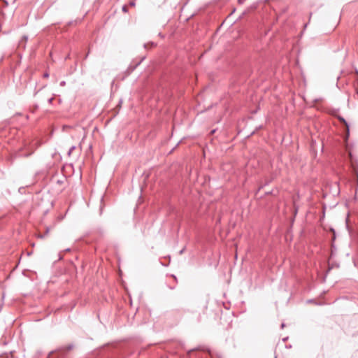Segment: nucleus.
I'll list each match as a JSON object with an SVG mask.
<instances>
[{"label": "nucleus", "instance_id": "7ed1b4c3", "mask_svg": "<svg viewBox=\"0 0 358 358\" xmlns=\"http://www.w3.org/2000/svg\"><path fill=\"white\" fill-rule=\"evenodd\" d=\"M340 120H341V122H343L345 124V126L347 127V128H348V123L346 122V121L345 120V119H344V118L341 117V118H340ZM348 130H349V129H348Z\"/></svg>", "mask_w": 358, "mask_h": 358}, {"label": "nucleus", "instance_id": "39448f33", "mask_svg": "<svg viewBox=\"0 0 358 358\" xmlns=\"http://www.w3.org/2000/svg\"><path fill=\"white\" fill-rule=\"evenodd\" d=\"M129 6H135V1L134 0H130L129 1Z\"/></svg>", "mask_w": 358, "mask_h": 358}, {"label": "nucleus", "instance_id": "f03ea898", "mask_svg": "<svg viewBox=\"0 0 358 358\" xmlns=\"http://www.w3.org/2000/svg\"><path fill=\"white\" fill-rule=\"evenodd\" d=\"M8 6V2L6 0H0V8L1 12L4 14V8H6Z\"/></svg>", "mask_w": 358, "mask_h": 358}, {"label": "nucleus", "instance_id": "9d476101", "mask_svg": "<svg viewBox=\"0 0 358 358\" xmlns=\"http://www.w3.org/2000/svg\"><path fill=\"white\" fill-rule=\"evenodd\" d=\"M68 22H69V23H71V22H77V21H76V20H75V21L70 20V21H69Z\"/></svg>", "mask_w": 358, "mask_h": 358}, {"label": "nucleus", "instance_id": "6e6552de", "mask_svg": "<svg viewBox=\"0 0 358 358\" xmlns=\"http://www.w3.org/2000/svg\"><path fill=\"white\" fill-rule=\"evenodd\" d=\"M74 148H75V147H74V146H73V147H71V148H70V150H69V154H70V153H71V152L74 150Z\"/></svg>", "mask_w": 358, "mask_h": 358}, {"label": "nucleus", "instance_id": "f257e3e1", "mask_svg": "<svg viewBox=\"0 0 358 358\" xmlns=\"http://www.w3.org/2000/svg\"><path fill=\"white\" fill-rule=\"evenodd\" d=\"M235 11V8L229 12V13H222L220 10V8H214V13H213L210 18L206 20L205 22H211L213 21H215L216 22H222L224 23L226 22L228 17H230Z\"/></svg>", "mask_w": 358, "mask_h": 358}, {"label": "nucleus", "instance_id": "dca6fc26", "mask_svg": "<svg viewBox=\"0 0 358 358\" xmlns=\"http://www.w3.org/2000/svg\"><path fill=\"white\" fill-rule=\"evenodd\" d=\"M66 251H70V249L69 248L66 249Z\"/></svg>", "mask_w": 358, "mask_h": 358}, {"label": "nucleus", "instance_id": "0eeeda50", "mask_svg": "<svg viewBox=\"0 0 358 358\" xmlns=\"http://www.w3.org/2000/svg\"><path fill=\"white\" fill-rule=\"evenodd\" d=\"M43 76H44L45 78H48V77H49V73H44V75H43Z\"/></svg>", "mask_w": 358, "mask_h": 358}, {"label": "nucleus", "instance_id": "20e7f679", "mask_svg": "<svg viewBox=\"0 0 358 358\" xmlns=\"http://www.w3.org/2000/svg\"><path fill=\"white\" fill-rule=\"evenodd\" d=\"M122 10L124 13H127V5L122 6Z\"/></svg>", "mask_w": 358, "mask_h": 358}, {"label": "nucleus", "instance_id": "423d86ee", "mask_svg": "<svg viewBox=\"0 0 358 358\" xmlns=\"http://www.w3.org/2000/svg\"><path fill=\"white\" fill-rule=\"evenodd\" d=\"M65 85H66V82H65V81H62V82L60 83V85H61V86H64Z\"/></svg>", "mask_w": 358, "mask_h": 358}, {"label": "nucleus", "instance_id": "2eb2a0df", "mask_svg": "<svg viewBox=\"0 0 358 358\" xmlns=\"http://www.w3.org/2000/svg\"><path fill=\"white\" fill-rule=\"evenodd\" d=\"M284 326H285V324H282V325H281L282 328H283V327H284Z\"/></svg>", "mask_w": 358, "mask_h": 358}, {"label": "nucleus", "instance_id": "4468645a", "mask_svg": "<svg viewBox=\"0 0 358 358\" xmlns=\"http://www.w3.org/2000/svg\"><path fill=\"white\" fill-rule=\"evenodd\" d=\"M52 99H49V102H52Z\"/></svg>", "mask_w": 358, "mask_h": 358}, {"label": "nucleus", "instance_id": "1a4fd4ad", "mask_svg": "<svg viewBox=\"0 0 358 358\" xmlns=\"http://www.w3.org/2000/svg\"><path fill=\"white\" fill-rule=\"evenodd\" d=\"M244 1H245V0H238V3H240V4L243 3Z\"/></svg>", "mask_w": 358, "mask_h": 358}, {"label": "nucleus", "instance_id": "ddd939ff", "mask_svg": "<svg viewBox=\"0 0 358 358\" xmlns=\"http://www.w3.org/2000/svg\"><path fill=\"white\" fill-rule=\"evenodd\" d=\"M233 22L234 23L238 22V19L234 20Z\"/></svg>", "mask_w": 358, "mask_h": 358}, {"label": "nucleus", "instance_id": "f8f14e48", "mask_svg": "<svg viewBox=\"0 0 358 358\" xmlns=\"http://www.w3.org/2000/svg\"><path fill=\"white\" fill-rule=\"evenodd\" d=\"M189 18H186L184 22H188Z\"/></svg>", "mask_w": 358, "mask_h": 358}, {"label": "nucleus", "instance_id": "a211bd4d", "mask_svg": "<svg viewBox=\"0 0 358 358\" xmlns=\"http://www.w3.org/2000/svg\"><path fill=\"white\" fill-rule=\"evenodd\" d=\"M275 358H276V357H275Z\"/></svg>", "mask_w": 358, "mask_h": 358}, {"label": "nucleus", "instance_id": "9b49d317", "mask_svg": "<svg viewBox=\"0 0 358 358\" xmlns=\"http://www.w3.org/2000/svg\"><path fill=\"white\" fill-rule=\"evenodd\" d=\"M23 38H24V39L25 41H27V39H28V37H27V36H24Z\"/></svg>", "mask_w": 358, "mask_h": 358}, {"label": "nucleus", "instance_id": "f3484780", "mask_svg": "<svg viewBox=\"0 0 358 358\" xmlns=\"http://www.w3.org/2000/svg\"><path fill=\"white\" fill-rule=\"evenodd\" d=\"M275 358H276V357H275Z\"/></svg>", "mask_w": 358, "mask_h": 358}]
</instances>
